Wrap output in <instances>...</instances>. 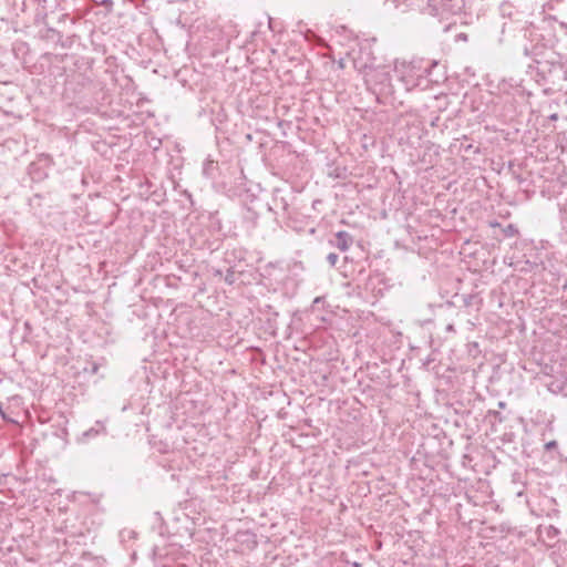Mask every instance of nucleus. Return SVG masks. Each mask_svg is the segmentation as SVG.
Instances as JSON below:
<instances>
[{
	"instance_id": "nucleus-1",
	"label": "nucleus",
	"mask_w": 567,
	"mask_h": 567,
	"mask_svg": "<svg viewBox=\"0 0 567 567\" xmlns=\"http://www.w3.org/2000/svg\"><path fill=\"white\" fill-rule=\"evenodd\" d=\"M556 446H557L556 441H550V442L545 444V449L546 450H551V449H555Z\"/></svg>"
},
{
	"instance_id": "nucleus-3",
	"label": "nucleus",
	"mask_w": 567,
	"mask_h": 567,
	"mask_svg": "<svg viewBox=\"0 0 567 567\" xmlns=\"http://www.w3.org/2000/svg\"><path fill=\"white\" fill-rule=\"evenodd\" d=\"M329 258L331 259V264H334V255L330 254Z\"/></svg>"
},
{
	"instance_id": "nucleus-2",
	"label": "nucleus",
	"mask_w": 567,
	"mask_h": 567,
	"mask_svg": "<svg viewBox=\"0 0 567 567\" xmlns=\"http://www.w3.org/2000/svg\"><path fill=\"white\" fill-rule=\"evenodd\" d=\"M329 258L331 259V264H334V255L330 254Z\"/></svg>"
},
{
	"instance_id": "nucleus-4",
	"label": "nucleus",
	"mask_w": 567,
	"mask_h": 567,
	"mask_svg": "<svg viewBox=\"0 0 567 567\" xmlns=\"http://www.w3.org/2000/svg\"><path fill=\"white\" fill-rule=\"evenodd\" d=\"M329 258L331 259V264H334V255L330 254Z\"/></svg>"
}]
</instances>
